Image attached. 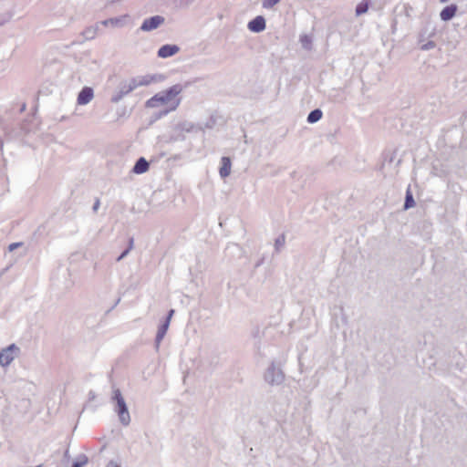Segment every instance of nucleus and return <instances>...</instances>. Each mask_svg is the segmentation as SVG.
Here are the masks:
<instances>
[{"instance_id": "obj_15", "label": "nucleus", "mask_w": 467, "mask_h": 467, "mask_svg": "<svg viewBox=\"0 0 467 467\" xmlns=\"http://www.w3.org/2000/svg\"><path fill=\"white\" fill-rule=\"evenodd\" d=\"M322 118V111L318 109L312 110L307 116V121L309 123H315Z\"/></svg>"}, {"instance_id": "obj_10", "label": "nucleus", "mask_w": 467, "mask_h": 467, "mask_svg": "<svg viewBox=\"0 0 467 467\" xmlns=\"http://www.w3.org/2000/svg\"><path fill=\"white\" fill-rule=\"evenodd\" d=\"M127 19H128V16L125 15V16H122L119 17H113V18H109V19L103 20L101 22V24L105 26H115V27H122L126 25Z\"/></svg>"}, {"instance_id": "obj_11", "label": "nucleus", "mask_w": 467, "mask_h": 467, "mask_svg": "<svg viewBox=\"0 0 467 467\" xmlns=\"http://www.w3.org/2000/svg\"><path fill=\"white\" fill-rule=\"evenodd\" d=\"M221 167L219 170L220 176L223 179L228 177L231 173L232 162L229 157H223L221 160Z\"/></svg>"}, {"instance_id": "obj_21", "label": "nucleus", "mask_w": 467, "mask_h": 467, "mask_svg": "<svg viewBox=\"0 0 467 467\" xmlns=\"http://www.w3.org/2000/svg\"><path fill=\"white\" fill-rule=\"evenodd\" d=\"M280 0H263V6L265 8H271L278 4Z\"/></svg>"}, {"instance_id": "obj_14", "label": "nucleus", "mask_w": 467, "mask_h": 467, "mask_svg": "<svg viewBox=\"0 0 467 467\" xmlns=\"http://www.w3.org/2000/svg\"><path fill=\"white\" fill-rule=\"evenodd\" d=\"M169 326H170L169 320H164V322L159 327L157 335H156V339H155L157 348H159L160 343L163 339V337L169 328Z\"/></svg>"}, {"instance_id": "obj_16", "label": "nucleus", "mask_w": 467, "mask_h": 467, "mask_svg": "<svg viewBox=\"0 0 467 467\" xmlns=\"http://www.w3.org/2000/svg\"><path fill=\"white\" fill-rule=\"evenodd\" d=\"M415 205V202L412 196V193L410 189L406 192V197H405V202H404V209L408 210L410 208H412Z\"/></svg>"}, {"instance_id": "obj_23", "label": "nucleus", "mask_w": 467, "mask_h": 467, "mask_svg": "<svg viewBox=\"0 0 467 467\" xmlns=\"http://www.w3.org/2000/svg\"><path fill=\"white\" fill-rule=\"evenodd\" d=\"M436 47V44L435 42L433 41H428L426 44H423L421 47H420V49L421 50H430V49H432Z\"/></svg>"}, {"instance_id": "obj_20", "label": "nucleus", "mask_w": 467, "mask_h": 467, "mask_svg": "<svg viewBox=\"0 0 467 467\" xmlns=\"http://www.w3.org/2000/svg\"><path fill=\"white\" fill-rule=\"evenodd\" d=\"M285 235H280L276 238L275 242V247L276 249V251H279L285 244Z\"/></svg>"}, {"instance_id": "obj_13", "label": "nucleus", "mask_w": 467, "mask_h": 467, "mask_svg": "<svg viewBox=\"0 0 467 467\" xmlns=\"http://www.w3.org/2000/svg\"><path fill=\"white\" fill-rule=\"evenodd\" d=\"M149 170V162L140 157L135 163L132 171L137 174H141Z\"/></svg>"}, {"instance_id": "obj_26", "label": "nucleus", "mask_w": 467, "mask_h": 467, "mask_svg": "<svg viewBox=\"0 0 467 467\" xmlns=\"http://www.w3.org/2000/svg\"><path fill=\"white\" fill-rule=\"evenodd\" d=\"M107 467H120V465L115 461H110L107 464Z\"/></svg>"}, {"instance_id": "obj_6", "label": "nucleus", "mask_w": 467, "mask_h": 467, "mask_svg": "<svg viewBox=\"0 0 467 467\" xmlns=\"http://www.w3.org/2000/svg\"><path fill=\"white\" fill-rule=\"evenodd\" d=\"M164 17L161 16H154L150 18H147L143 21L140 30L144 32H150L154 29H157L164 23Z\"/></svg>"}, {"instance_id": "obj_7", "label": "nucleus", "mask_w": 467, "mask_h": 467, "mask_svg": "<svg viewBox=\"0 0 467 467\" xmlns=\"http://www.w3.org/2000/svg\"><path fill=\"white\" fill-rule=\"evenodd\" d=\"M94 98L93 88L90 87H85L81 89V91L78 95L77 102L78 105H87Z\"/></svg>"}, {"instance_id": "obj_1", "label": "nucleus", "mask_w": 467, "mask_h": 467, "mask_svg": "<svg viewBox=\"0 0 467 467\" xmlns=\"http://www.w3.org/2000/svg\"><path fill=\"white\" fill-rule=\"evenodd\" d=\"M163 79L161 75L147 74L143 76H137L126 80H122L118 86L116 91L112 95L110 100L112 103L119 102L124 97L141 87L150 86L152 83L160 82Z\"/></svg>"}, {"instance_id": "obj_12", "label": "nucleus", "mask_w": 467, "mask_h": 467, "mask_svg": "<svg viewBox=\"0 0 467 467\" xmlns=\"http://www.w3.org/2000/svg\"><path fill=\"white\" fill-rule=\"evenodd\" d=\"M456 12H457L456 5H448L441 10V12L440 14L441 19L442 21H449L455 16Z\"/></svg>"}, {"instance_id": "obj_3", "label": "nucleus", "mask_w": 467, "mask_h": 467, "mask_svg": "<svg viewBox=\"0 0 467 467\" xmlns=\"http://www.w3.org/2000/svg\"><path fill=\"white\" fill-rule=\"evenodd\" d=\"M264 380L269 386H280L285 382V375L280 364L272 361L264 372Z\"/></svg>"}, {"instance_id": "obj_9", "label": "nucleus", "mask_w": 467, "mask_h": 467, "mask_svg": "<svg viewBox=\"0 0 467 467\" xmlns=\"http://www.w3.org/2000/svg\"><path fill=\"white\" fill-rule=\"evenodd\" d=\"M248 28L252 32L259 33L265 28V19L258 16L248 23Z\"/></svg>"}, {"instance_id": "obj_19", "label": "nucleus", "mask_w": 467, "mask_h": 467, "mask_svg": "<svg viewBox=\"0 0 467 467\" xmlns=\"http://www.w3.org/2000/svg\"><path fill=\"white\" fill-rule=\"evenodd\" d=\"M87 462L88 458L85 455H82L72 464V467H84L87 464Z\"/></svg>"}, {"instance_id": "obj_4", "label": "nucleus", "mask_w": 467, "mask_h": 467, "mask_svg": "<svg viewBox=\"0 0 467 467\" xmlns=\"http://www.w3.org/2000/svg\"><path fill=\"white\" fill-rule=\"evenodd\" d=\"M112 394V400L116 401L115 410L119 415V421L124 426H128L130 422V416L126 401L119 389H114Z\"/></svg>"}, {"instance_id": "obj_27", "label": "nucleus", "mask_w": 467, "mask_h": 467, "mask_svg": "<svg viewBox=\"0 0 467 467\" xmlns=\"http://www.w3.org/2000/svg\"><path fill=\"white\" fill-rule=\"evenodd\" d=\"M99 205H100L99 200L97 199L95 203H94V205H93V207H92L93 211L97 212L99 210Z\"/></svg>"}, {"instance_id": "obj_22", "label": "nucleus", "mask_w": 467, "mask_h": 467, "mask_svg": "<svg viewBox=\"0 0 467 467\" xmlns=\"http://www.w3.org/2000/svg\"><path fill=\"white\" fill-rule=\"evenodd\" d=\"M95 35H96V28H88L85 32H84V36L87 39H92L95 37Z\"/></svg>"}, {"instance_id": "obj_29", "label": "nucleus", "mask_w": 467, "mask_h": 467, "mask_svg": "<svg viewBox=\"0 0 467 467\" xmlns=\"http://www.w3.org/2000/svg\"><path fill=\"white\" fill-rule=\"evenodd\" d=\"M132 245H133V239H130L129 247L127 249H130V251L132 249Z\"/></svg>"}, {"instance_id": "obj_8", "label": "nucleus", "mask_w": 467, "mask_h": 467, "mask_svg": "<svg viewBox=\"0 0 467 467\" xmlns=\"http://www.w3.org/2000/svg\"><path fill=\"white\" fill-rule=\"evenodd\" d=\"M180 52V47L177 45H163L158 50V57L161 58L171 57Z\"/></svg>"}, {"instance_id": "obj_18", "label": "nucleus", "mask_w": 467, "mask_h": 467, "mask_svg": "<svg viewBox=\"0 0 467 467\" xmlns=\"http://www.w3.org/2000/svg\"><path fill=\"white\" fill-rule=\"evenodd\" d=\"M368 10V2L367 0L362 1L356 7V15L361 16V15L367 13Z\"/></svg>"}, {"instance_id": "obj_28", "label": "nucleus", "mask_w": 467, "mask_h": 467, "mask_svg": "<svg viewBox=\"0 0 467 467\" xmlns=\"http://www.w3.org/2000/svg\"><path fill=\"white\" fill-rule=\"evenodd\" d=\"M173 314H174V310L171 309L169 311V314H168L167 317L165 318V320H169V324L171 323V317H172Z\"/></svg>"}, {"instance_id": "obj_17", "label": "nucleus", "mask_w": 467, "mask_h": 467, "mask_svg": "<svg viewBox=\"0 0 467 467\" xmlns=\"http://www.w3.org/2000/svg\"><path fill=\"white\" fill-rule=\"evenodd\" d=\"M300 43L302 47L310 50L312 48V38L307 35H302L300 36Z\"/></svg>"}, {"instance_id": "obj_2", "label": "nucleus", "mask_w": 467, "mask_h": 467, "mask_svg": "<svg viewBox=\"0 0 467 467\" xmlns=\"http://www.w3.org/2000/svg\"><path fill=\"white\" fill-rule=\"evenodd\" d=\"M182 91V87L180 84L171 86L166 90H162L155 94L152 98L146 101V107L154 109L160 106H169L163 114H167L170 111L175 110L180 103L181 99H177V96Z\"/></svg>"}, {"instance_id": "obj_25", "label": "nucleus", "mask_w": 467, "mask_h": 467, "mask_svg": "<svg viewBox=\"0 0 467 467\" xmlns=\"http://www.w3.org/2000/svg\"><path fill=\"white\" fill-rule=\"evenodd\" d=\"M129 253L130 249H126L125 251H123L122 254L117 258V261L119 262L120 260H122L125 256H127Z\"/></svg>"}, {"instance_id": "obj_24", "label": "nucleus", "mask_w": 467, "mask_h": 467, "mask_svg": "<svg viewBox=\"0 0 467 467\" xmlns=\"http://www.w3.org/2000/svg\"><path fill=\"white\" fill-rule=\"evenodd\" d=\"M22 245H23V243H12L8 245V251L13 252Z\"/></svg>"}, {"instance_id": "obj_5", "label": "nucleus", "mask_w": 467, "mask_h": 467, "mask_svg": "<svg viewBox=\"0 0 467 467\" xmlns=\"http://www.w3.org/2000/svg\"><path fill=\"white\" fill-rule=\"evenodd\" d=\"M20 348L16 344H11L8 347L3 348L0 352V366L2 368H7L11 363L19 356Z\"/></svg>"}]
</instances>
